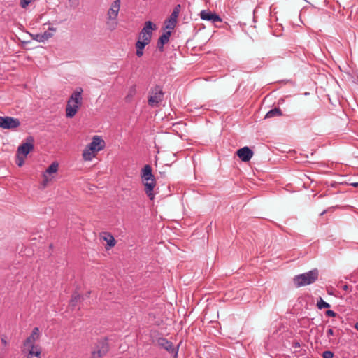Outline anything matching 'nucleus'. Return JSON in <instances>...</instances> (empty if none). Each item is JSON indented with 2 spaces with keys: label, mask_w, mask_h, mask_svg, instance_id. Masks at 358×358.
Listing matches in <instances>:
<instances>
[{
  "label": "nucleus",
  "mask_w": 358,
  "mask_h": 358,
  "mask_svg": "<svg viewBox=\"0 0 358 358\" xmlns=\"http://www.w3.org/2000/svg\"><path fill=\"white\" fill-rule=\"evenodd\" d=\"M83 89L78 87L70 96L66 106V116L71 118L75 116L78 109L82 106Z\"/></svg>",
  "instance_id": "f257e3e1"
},
{
  "label": "nucleus",
  "mask_w": 358,
  "mask_h": 358,
  "mask_svg": "<svg viewBox=\"0 0 358 358\" xmlns=\"http://www.w3.org/2000/svg\"><path fill=\"white\" fill-rule=\"evenodd\" d=\"M121 0H114L110 5L106 13V24L110 31L115 30L117 27V18L120 12Z\"/></svg>",
  "instance_id": "f03ea898"
},
{
  "label": "nucleus",
  "mask_w": 358,
  "mask_h": 358,
  "mask_svg": "<svg viewBox=\"0 0 358 358\" xmlns=\"http://www.w3.org/2000/svg\"><path fill=\"white\" fill-rule=\"evenodd\" d=\"M318 277L319 271L315 268L308 272L295 275L293 282L296 287H301L315 282Z\"/></svg>",
  "instance_id": "7ed1b4c3"
},
{
  "label": "nucleus",
  "mask_w": 358,
  "mask_h": 358,
  "mask_svg": "<svg viewBox=\"0 0 358 358\" xmlns=\"http://www.w3.org/2000/svg\"><path fill=\"white\" fill-rule=\"evenodd\" d=\"M109 350V345L106 338L98 340L92 348L91 358H102Z\"/></svg>",
  "instance_id": "20e7f679"
},
{
  "label": "nucleus",
  "mask_w": 358,
  "mask_h": 358,
  "mask_svg": "<svg viewBox=\"0 0 358 358\" xmlns=\"http://www.w3.org/2000/svg\"><path fill=\"white\" fill-rule=\"evenodd\" d=\"M164 93L162 87L156 85L152 87L150 92L148 103L151 107L158 106L164 99Z\"/></svg>",
  "instance_id": "39448f33"
},
{
  "label": "nucleus",
  "mask_w": 358,
  "mask_h": 358,
  "mask_svg": "<svg viewBox=\"0 0 358 358\" xmlns=\"http://www.w3.org/2000/svg\"><path fill=\"white\" fill-rule=\"evenodd\" d=\"M21 352L26 358H41L42 348L40 345L22 344Z\"/></svg>",
  "instance_id": "423d86ee"
},
{
  "label": "nucleus",
  "mask_w": 358,
  "mask_h": 358,
  "mask_svg": "<svg viewBox=\"0 0 358 358\" xmlns=\"http://www.w3.org/2000/svg\"><path fill=\"white\" fill-rule=\"evenodd\" d=\"M157 28L156 25L151 21H147L139 34L138 39L143 41L145 43H150L152 35V31Z\"/></svg>",
  "instance_id": "0eeeda50"
},
{
  "label": "nucleus",
  "mask_w": 358,
  "mask_h": 358,
  "mask_svg": "<svg viewBox=\"0 0 358 358\" xmlns=\"http://www.w3.org/2000/svg\"><path fill=\"white\" fill-rule=\"evenodd\" d=\"M34 148V139L32 136H29L26 138L25 142H23L17 150V156L27 155Z\"/></svg>",
  "instance_id": "6e6552de"
},
{
  "label": "nucleus",
  "mask_w": 358,
  "mask_h": 358,
  "mask_svg": "<svg viewBox=\"0 0 358 358\" xmlns=\"http://www.w3.org/2000/svg\"><path fill=\"white\" fill-rule=\"evenodd\" d=\"M20 121L17 118L9 116L0 117V127L6 129H14L20 127Z\"/></svg>",
  "instance_id": "1a4fd4ad"
},
{
  "label": "nucleus",
  "mask_w": 358,
  "mask_h": 358,
  "mask_svg": "<svg viewBox=\"0 0 358 358\" xmlns=\"http://www.w3.org/2000/svg\"><path fill=\"white\" fill-rule=\"evenodd\" d=\"M158 345L164 348L167 352L173 355V358H177L178 348H175L173 343L169 341L166 338H159L157 340Z\"/></svg>",
  "instance_id": "9d476101"
},
{
  "label": "nucleus",
  "mask_w": 358,
  "mask_h": 358,
  "mask_svg": "<svg viewBox=\"0 0 358 358\" xmlns=\"http://www.w3.org/2000/svg\"><path fill=\"white\" fill-rule=\"evenodd\" d=\"M141 181L144 185V191L146 195L150 200H154L155 194L153 193V190L156 186L155 178H147V180H141Z\"/></svg>",
  "instance_id": "9b49d317"
},
{
  "label": "nucleus",
  "mask_w": 358,
  "mask_h": 358,
  "mask_svg": "<svg viewBox=\"0 0 358 358\" xmlns=\"http://www.w3.org/2000/svg\"><path fill=\"white\" fill-rule=\"evenodd\" d=\"M201 18L203 20L211 21L213 23L221 22V17L215 13L208 10H203L199 14Z\"/></svg>",
  "instance_id": "f8f14e48"
},
{
  "label": "nucleus",
  "mask_w": 358,
  "mask_h": 358,
  "mask_svg": "<svg viewBox=\"0 0 358 358\" xmlns=\"http://www.w3.org/2000/svg\"><path fill=\"white\" fill-rule=\"evenodd\" d=\"M87 146L91 150H94L97 152L104 148L105 142L100 136H94L92 142Z\"/></svg>",
  "instance_id": "ddd939ff"
},
{
  "label": "nucleus",
  "mask_w": 358,
  "mask_h": 358,
  "mask_svg": "<svg viewBox=\"0 0 358 358\" xmlns=\"http://www.w3.org/2000/svg\"><path fill=\"white\" fill-rule=\"evenodd\" d=\"M41 333L38 327H34L31 334L23 342V345H37L36 342L39 340Z\"/></svg>",
  "instance_id": "4468645a"
},
{
  "label": "nucleus",
  "mask_w": 358,
  "mask_h": 358,
  "mask_svg": "<svg viewBox=\"0 0 358 358\" xmlns=\"http://www.w3.org/2000/svg\"><path fill=\"white\" fill-rule=\"evenodd\" d=\"M236 155L243 162H246L250 160L253 156V152L248 147L245 146L238 149Z\"/></svg>",
  "instance_id": "2eb2a0df"
},
{
  "label": "nucleus",
  "mask_w": 358,
  "mask_h": 358,
  "mask_svg": "<svg viewBox=\"0 0 358 358\" xmlns=\"http://www.w3.org/2000/svg\"><path fill=\"white\" fill-rule=\"evenodd\" d=\"M171 34V31H167L160 36L157 41V48L159 51L164 50V45L169 42Z\"/></svg>",
  "instance_id": "dca6fc26"
},
{
  "label": "nucleus",
  "mask_w": 358,
  "mask_h": 358,
  "mask_svg": "<svg viewBox=\"0 0 358 358\" xmlns=\"http://www.w3.org/2000/svg\"><path fill=\"white\" fill-rule=\"evenodd\" d=\"M141 180H147V178H155L152 173V167L150 165L147 164L141 170Z\"/></svg>",
  "instance_id": "f3484780"
},
{
  "label": "nucleus",
  "mask_w": 358,
  "mask_h": 358,
  "mask_svg": "<svg viewBox=\"0 0 358 358\" xmlns=\"http://www.w3.org/2000/svg\"><path fill=\"white\" fill-rule=\"evenodd\" d=\"M96 152L94 150H91L90 148L87 146L83 152V158L85 161H91L94 157Z\"/></svg>",
  "instance_id": "a211bd4d"
},
{
  "label": "nucleus",
  "mask_w": 358,
  "mask_h": 358,
  "mask_svg": "<svg viewBox=\"0 0 358 358\" xmlns=\"http://www.w3.org/2000/svg\"><path fill=\"white\" fill-rule=\"evenodd\" d=\"M50 37H52V34H50L48 32H45L43 34H38L36 35H32V38L38 42H43L45 40H48Z\"/></svg>",
  "instance_id": "6ab92c4d"
},
{
  "label": "nucleus",
  "mask_w": 358,
  "mask_h": 358,
  "mask_svg": "<svg viewBox=\"0 0 358 358\" xmlns=\"http://www.w3.org/2000/svg\"><path fill=\"white\" fill-rule=\"evenodd\" d=\"M103 238L107 242V244L110 247H113L116 243V241H115L114 237L110 233L104 232L103 235Z\"/></svg>",
  "instance_id": "aec40b11"
},
{
  "label": "nucleus",
  "mask_w": 358,
  "mask_h": 358,
  "mask_svg": "<svg viewBox=\"0 0 358 358\" xmlns=\"http://www.w3.org/2000/svg\"><path fill=\"white\" fill-rule=\"evenodd\" d=\"M282 115V113L281 110L279 108H275L266 113L265 118H271L273 117L281 116Z\"/></svg>",
  "instance_id": "412c9836"
},
{
  "label": "nucleus",
  "mask_w": 358,
  "mask_h": 358,
  "mask_svg": "<svg viewBox=\"0 0 358 358\" xmlns=\"http://www.w3.org/2000/svg\"><path fill=\"white\" fill-rule=\"evenodd\" d=\"M80 299H81V296L78 294H73L72 297H71V299L70 301V303H69V306L73 308H75L78 302L80 301Z\"/></svg>",
  "instance_id": "4be33fe9"
},
{
  "label": "nucleus",
  "mask_w": 358,
  "mask_h": 358,
  "mask_svg": "<svg viewBox=\"0 0 358 358\" xmlns=\"http://www.w3.org/2000/svg\"><path fill=\"white\" fill-rule=\"evenodd\" d=\"M180 10H181V5L180 4L176 5L174 7L173 12L169 17L171 18V20H175L177 21V19H178V17L179 15Z\"/></svg>",
  "instance_id": "5701e85b"
},
{
  "label": "nucleus",
  "mask_w": 358,
  "mask_h": 358,
  "mask_svg": "<svg viewBox=\"0 0 358 358\" xmlns=\"http://www.w3.org/2000/svg\"><path fill=\"white\" fill-rule=\"evenodd\" d=\"M177 21L175 20H171V18H169L165 21V27L167 29H169V31L173 30L176 25Z\"/></svg>",
  "instance_id": "b1692460"
},
{
  "label": "nucleus",
  "mask_w": 358,
  "mask_h": 358,
  "mask_svg": "<svg viewBox=\"0 0 358 358\" xmlns=\"http://www.w3.org/2000/svg\"><path fill=\"white\" fill-rule=\"evenodd\" d=\"M58 163L57 162H52L49 166L48 168L46 169V173H55L58 170Z\"/></svg>",
  "instance_id": "393cba45"
},
{
  "label": "nucleus",
  "mask_w": 358,
  "mask_h": 358,
  "mask_svg": "<svg viewBox=\"0 0 358 358\" xmlns=\"http://www.w3.org/2000/svg\"><path fill=\"white\" fill-rule=\"evenodd\" d=\"M317 306L319 309L327 308L330 307V305L325 302L321 297L317 300Z\"/></svg>",
  "instance_id": "a878e982"
},
{
  "label": "nucleus",
  "mask_w": 358,
  "mask_h": 358,
  "mask_svg": "<svg viewBox=\"0 0 358 358\" xmlns=\"http://www.w3.org/2000/svg\"><path fill=\"white\" fill-rule=\"evenodd\" d=\"M36 1V0H20V6L22 8L27 9L31 3Z\"/></svg>",
  "instance_id": "bb28decb"
},
{
  "label": "nucleus",
  "mask_w": 358,
  "mask_h": 358,
  "mask_svg": "<svg viewBox=\"0 0 358 358\" xmlns=\"http://www.w3.org/2000/svg\"><path fill=\"white\" fill-rule=\"evenodd\" d=\"M148 44V43H145V42H144L143 41L138 39L136 43V48L143 50L145 46Z\"/></svg>",
  "instance_id": "cd10ccee"
},
{
  "label": "nucleus",
  "mask_w": 358,
  "mask_h": 358,
  "mask_svg": "<svg viewBox=\"0 0 358 358\" xmlns=\"http://www.w3.org/2000/svg\"><path fill=\"white\" fill-rule=\"evenodd\" d=\"M26 157H27L26 156L21 155H20V156H17V162H16L17 164L19 166H22L24 163V159Z\"/></svg>",
  "instance_id": "c85d7f7f"
},
{
  "label": "nucleus",
  "mask_w": 358,
  "mask_h": 358,
  "mask_svg": "<svg viewBox=\"0 0 358 358\" xmlns=\"http://www.w3.org/2000/svg\"><path fill=\"white\" fill-rule=\"evenodd\" d=\"M334 353L330 350H326L322 353L323 358H333Z\"/></svg>",
  "instance_id": "c756f323"
},
{
  "label": "nucleus",
  "mask_w": 358,
  "mask_h": 358,
  "mask_svg": "<svg viewBox=\"0 0 358 358\" xmlns=\"http://www.w3.org/2000/svg\"><path fill=\"white\" fill-rule=\"evenodd\" d=\"M68 1L70 3V6L73 8H76L79 5V0H68Z\"/></svg>",
  "instance_id": "7c9ffc66"
},
{
  "label": "nucleus",
  "mask_w": 358,
  "mask_h": 358,
  "mask_svg": "<svg viewBox=\"0 0 358 358\" xmlns=\"http://www.w3.org/2000/svg\"><path fill=\"white\" fill-rule=\"evenodd\" d=\"M325 314L328 317H336V313L334 311L331 310H327L325 312Z\"/></svg>",
  "instance_id": "2f4dec72"
},
{
  "label": "nucleus",
  "mask_w": 358,
  "mask_h": 358,
  "mask_svg": "<svg viewBox=\"0 0 358 358\" xmlns=\"http://www.w3.org/2000/svg\"><path fill=\"white\" fill-rule=\"evenodd\" d=\"M143 55V50L141 49H136V55L138 57H141Z\"/></svg>",
  "instance_id": "473e14b6"
},
{
  "label": "nucleus",
  "mask_w": 358,
  "mask_h": 358,
  "mask_svg": "<svg viewBox=\"0 0 358 358\" xmlns=\"http://www.w3.org/2000/svg\"><path fill=\"white\" fill-rule=\"evenodd\" d=\"M1 343L3 345H7L8 344V342L6 341V336H1Z\"/></svg>",
  "instance_id": "72a5a7b5"
},
{
  "label": "nucleus",
  "mask_w": 358,
  "mask_h": 358,
  "mask_svg": "<svg viewBox=\"0 0 358 358\" xmlns=\"http://www.w3.org/2000/svg\"><path fill=\"white\" fill-rule=\"evenodd\" d=\"M327 336L328 337H329L330 336H333L334 335V330L331 328H330V329H329L327 330Z\"/></svg>",
  "instance_id": "f704fd0d"
},
{
  "label": "nucleus",
  "mask_w": 358,
  "mask_h": 358,
  "mask_svg": "<svg viewBox=\"0 0 358 358\" xmlns=\"http://www.w3.org/2000/svg\"><path fill=\"white\" fill-rule=\"evenodd\" d=\"M343 290L348 291L350 289V286L348 285H344L341 287Z\"/></svg>",
  "instance_id": "c9c22d12"
},
{
  "label": "nucleus",
  "mask_w": 358,
  "mask_h": 358,
  "mask_svg": "<svg viewBox=\"0 0 358 358\" xmlns=\"http://www.w3.org/2000/svg\"><path fill=\"white\" fill-rule=\"evenodd\" d=\"M135 92V90H133L129 94H128L126 97L127 100H129V96H132L133 94Z\"/></svg>",
  "instance_id": "e433bc0d"
},
{
  "label": "nucleus",
  "mask_w": 358,
  "mask_h": 358,
  "mask_svg": "<svg viewBox=\"0 0 358 358\" xmlns=\"http://www.w3.org/2000/svg\"><path fill=\"white\" fill-rule=\"evenodd\" d=\"M48 182V179L47 178V176L44 175V180H43V185L45 186L46 183Z\"/></svg>",
  "instance_id": "4c0bfd02"
},
{
  "label": "nucleus",
  "mask_w": 358,
  "mask_h": 358,
  "mask_svg": "<svg viewBox=\"0 0 358 358\" xmlns=\"http://www.w3.org/2000/svg\"><path fill=\"white\" fill-rule=\"evenodd\" d=\"M293 346H294V348H299V347H300V343H299V342H297V341H296V342H294V343H293Z\"/></svg>",
  "instance_id": "58836bf2"
},
{
  "label": "nucleus",
  "mask_w": 358,
  "mask_h": 358,
  "mask_svg": "<svg viewBox=\"0 0 358 358\" xmlns=\"http://www.w3.org/2000/svg\"><path fill=\"white\" fill-rule=\"evenodd\" d=\"M351 185L354 187H358V182L351 183Z\"/></svg>",
  "instance_id": "ea45409f"
},
{
  "label": "nucleus",
  "mask_w": 358,
  "mask_h": 358,
  "mask_svg": "<svg viewBox=\"0 0 358 358\" xmlns=\"http://www.w3.org/2000/svg\"><path fill=\"white\" fill-rule=\"evenodd\" d=\"M355 328L358 330V322H356L355 324Z\"/></svg>",
  "instance_id": "a19ab883"
},
{
  "label": "nucleus",
  "mask_w": 358,
  "mask_h": 358,
  "mask_svg": "<svg viewBox=\"0 0 358 358\" xmlns=\"http://www.w3.org/2000/svg\"><path fill=\"white\" fill-rule=\"evenodd\" d=\"M326 212H327V210H324L323 212H322V213H320V215H324V214L326 213Z\"/></svg>",
  "instance_id": "79ce46f5"
}]
</instances>
